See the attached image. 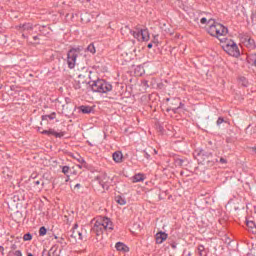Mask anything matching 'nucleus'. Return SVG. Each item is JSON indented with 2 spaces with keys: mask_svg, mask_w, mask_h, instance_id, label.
Wrapping results in <instances>:
<instances>
[{
  "mask_svg": "<svg viewBox=\"0 0 256 256\" xmlns=\"http://www.w3.org/2000/svg\"><path fill=\"white\" fill-rule=\"evenodd\" d=\"M206 31L211 37H216V39H220L221 37H225L229 30L223 24L216 22L215 20H208Z\"/></svg>",
  "mask_w": 256,
  "mask_h": 256,
  "instance_id": "f257e3e1",
  "label": "nucleus"
},
{
  "mask_svg": "<svg viewBox=\"0 0 256 256\" xmlns=\"http://www.w3.org/2000/svg\"><path fill=\"white\" fill-rule=\"evenodd\" d=\"M96 235H103V231H113V222L109 218L98 217L93 226Z\"/></svg>",
  "mask_w": 256,
  "mask_h": 256,
  "instance_id": "f03ea898",
  "label": "nucleus"
},
{
  "mask_svg": "<svg viewBox=\"0 0 256 256\" xmlns=\"http://www.w3.org/2000/svg\"><path fill=\"white\" fill-rule=\"evenodd\" d=\"M74 87L79 91H87V89H91V76L89 73L79 74Z\"/></svg>",
  "mask_w": 256,
  "mask_h": 256,
  "instance_id": "7ed1b4c3",
  "label": "nucleus"
},
{
  "mask_svg": "<svg viewBox=\"0 0 256 256\" xmlns=\"http://www.w3.org/2000/svg\"><path fill=\"white\" fill-rule=\"evenodd\" d=\"M220 41H221V43H223L222 47H223L224 51H226V53H228V55H231V57H239V55H240L239 47L233 40L225 39L223 41V39H220Z\"/></svg>",
  "mask_w": 256,
  "mask_h": 256,
  "instance_id": "20e7f679",
  "label": "nucleus"
},
{
  "mask_svg": "<svg viewBox=\"0 0 256 256\" xmlns=\"http://www.w3.org/2000/svg\"><path fill=\"white\" fill-rule=\"evenodd\" d=\"M81 55V49L73 48L67 54V65L69 69H75V65H77V57Z\"/></svg>",
  "mask_w": 256,
  "mask_h": 256,
  "instance_id": "39448f33",
  "label": "nucleus"
},
{
  "mask_svg": "<svg viewBox=\"0 0 256 256\" xmlns=\"http://www.w3.org/2000/svg\"><path fill=\"white\" fill-rule=\"evenodd\" d=\"M134 39L140 41V43L147 42L150 39L149 30L140 29L132 32Z\"/></svg>",
  "mask_w": 256,
  "mask_h": 256,
  "instance_id": "423d86ee",
  "label": "nucleus"
},
{
  "mask_svg": "<svg viewBox=\"0 0 256 256\" xmlns=\"http://www.w3.org/2000/svg\"><path fill=\"white\" fill-rule=\"evenodd\" d=\"M95 181H98L103 189H109V185L113 183V179H111L105 173H99L97 176L94 177Z\"/></svg>",
  "mask_w": 256,
  "mask_h": 256,
  "instance_id": "0eeeda50",
  "label": "nucleus"
},
{
  "mask_svg": "<svg viewBox=\"0 0 256 256\" xmlns=\"http://www.w3.org/2000/svg\"><path fill=\"white\" fill-rule=\"evenodd\" d=\"M113 89V86L105 80H102L98 93H109Z\"/></svg>",
  "mask_w": 256,
  "mask_h": 256,
  "instance_id": "6e6552de",
  "label": "nucleus"
},
{
  "mask_svg": "<svg viewBox=\"0 0 256 256\" xmlns=\"http://www.w3.org/2000/svg\"><path fill=\"white\" fill-rule=\"evenodd\" d=\"M102 81L103 79L90 81V89H92V91H94L95 93H99V89L101 88Z\"/></svg>",
  "mask_w": 256,
  "mask_h": 256,
  "instance_id": "1a4fd4ad",
  "label": "nucleus"
},
{
  "mask_svg": "<svg viewBox=\"0 0 256 256\" xmlns=\"http://www.w3.org/2000/svg\"><path fill=\"white\" fill-rule=\"evenodd\" d=\"M167 233L165 232H158L156 234V243H158L159 245H161V243H163V241H167Z\"/></svg>",
  "mask_w": 256,
  "mask_h": 256,
  "instance_id": "9d476101",
  "label": "nucleus"
},
{
  "mask_svg": "<svg viewBox=\"0 0 256 256\" xmlns=\"http://www.w3.org/2000/svg\"><path fill=\"white\" fill-rule=\"evenodd\" d=\"M115 247L118 251H120V253H129L128 246L123 244L122 242H117Z\"/></svg>",
  "mask_w": 256,
  "mask_h": 256,
  "instance_id": "9b49d317",
  "label": "nucleus"
},
{
  "mask_svg": "<svg viewBox=\"0 0 256 256\" xmlns=\"http://www.w3.org/2000/svg\"><path fill=\"white\" fill-rule=\"evenodd\" d=\"M131 181L132 183H141V181H145V175L138 173L131 178Z\"/></svg>",
  "mask_w": 256,
  "mask_h": 256,
  "instance_id": "f8f14e48",
  "label": "nucleus"
},
{
  "mask_svg": "<svg viewBox=\"0 0 256 256\" xmlns=\"http://www.w3.org/2000/svg\"><path fill=\"white\" fill-rule=\"evenodd\" d=\"M244 45H246L248 49H255V40L248 38L244 41Z\"/></svg>",
  "mask_w": 256,
  "mask_h": 256,
  "instance_id": "ddd939ff",
  "label": "nucleus"
},
{
  "mask_svg": "<svg viewBox=\"0 0 256 256\" xmlns=\"http://www.w3.org/2000/svg\"><path fill=\"white\" fill-rule=\"evenodd\" d=\"M112 157H113V161H122V159H125L121 151L114 152Z\"/></svg>",
  "mask_w": 256,
  "mask_h": 256,
  "instance_id": "4468645a",
  "label": "nucleus"
},
{
  "mask_svg": "<svg viewBox=\"0 0 256 256\" xmlns=\"http://www.w3.org/2000/svg\"><path fill=\"white\" fill-rule=\"evenodd\" d=\"M115 201L118 203V205H127V200L121 195L116 196Z\"/></svg>",
  "mask_w": 256,
  "mask_h": 256,
  "instance_id": "2eb2a0df",
  "label": "nucleus"
},
{
  "mask_svg": "<svg viewBox=\"0 0 256 256\" xmlns=\"http://www.w3.org/2000/svg\"><path fill=\"white\" fill-rule=\"evenodd\" d=\"M248 63H250V65H254V67H256V54H250L248 56Z\"/></svg>",
  "mask_w": 256,
  "mask_h": 256,
  "instance_id": "dca6fc26",
  "label": "nucleus"
},
{
  "mask_svg": "<svg viewBox=\"0 0 256 256\" xmlns=\"http://www.w3.org/2000/svg\"><path fill=\"white\" fill-rule=\"evenodd\" d=\"M42 133H46L47 135H54V137H63V134L57 133L54 130H45Z\"/></svg>",
  "mask_w": 256,
  "mask_h": 256,
  "instance_id": "f3484780",
  "label": "nucleus"
},
{
  "mask_svg": "<svg viewBox=\"0 0 256 256\" xmlns=\"http://www.w3.org/2000/svg\"><path fill=\"white\" fill-rule=\"evenodd\" d=\"M198 255L199 256H207V251L205 250V246H203V245L198 246Z\"/></svg>",
  "mask_w": 256,
  "mask_h": 256,
  "instance_id": "a211bd4d",
  "label": "nucleus"
},
{
  "mask_svg": "<svg viewBox=\"0 0 256 256\" xmlns=\"http://www.w3.org/2000/svg\"><path fill=\"white\" fill-rule=\"evenodd\" d=\"M80 111L83 112L84 114H89L91 111H93V108L89 106H80Z\"/></svg>",
  "mask_w": 256,
  "mask_h": 256,
  "instance_id": "6ab92c4d",
  "label": "nucleus"
},
{
  "mask_svg": "<svg viewBox=\"0 0 256 256\" xmlns=\"http://www.w3.org/2000/svg\"><path fill=\"white\" fill-rule=\"evenodd\" d=\"M246 225H247V227H249V229H251L252 233H256L255 222L247 221Z\"/></svg>",
  "mask_w": 256,
  "mask_h": 256,
  "instance_id": "aec40b11",
  "label": "nucleus"
},
{
  "mask_svg": "<svg viewBox=\"0 0 256 256\" xmlns=\"http://www.w3.org/2000/svg\"><path fill=\"white\" fill-rule=\"evenodd\" d=\"M72 237H74V239H83V234H81V232L73 230L72 232Z\"/></svg>",
  "mask_w": 256,
  "mask_h": 256,
  "instance_id": "412c9836",
  "label": "nucleus"
},
{
  "mask_svg": "<svg viewBox=\"0 0 256 256\" xmlns=\"http://www.w3.org/2000/svg\"><path fill=\"white\" fill-rule=\"evenodd\" d=\"M20 29H22V31H32L33 25H31V24H24V25L20 26Z\"/></svg>",
  "mask_w": 256,
  "mask_h": 256,
  "instance_id": "4be33fe9",
  "label": "nucleus"
},
{
  "mask_svg": "<svg viewBox=\"0 0 256 256\" xmlns=\"http://www.w3.org/2000/svg\"><path fill=\"white\" fill-rule=\"evenodd\" d=\"M87 51H89V53H92V55H95V53H97V50L95 49V45L93 44L88 45Z\"/></svg>",
  "mask_w": 256,
  "mask_h": 256,
  "instance_id": "5701e85b",
  "label": "nucleus"
},
{
  "mask_svg": "<svg viewBox=\"0 0 256 256\" xmlns=\"http://www.w3.org/2000/svg\"><path fill=\"white\" fill-rule=\"evenodd\" d=\"M55 115H56L55 113H52L50 115H44L42 116V121H47L48 119L52 121L53 119H55Z\"/></svg>",
  "mask_w": 256,
  "mask_h": 256,
  "instance_id": "b1692460",
  "label": "nucleus"
},
{
  "mask_svg": "<svg viewBox=\"0 0 256 256\" xmlns=\"http://www.w3.org/2000/svg\"><path fill=\"white\" fill-rule=\"evenodd\" d=\"M39 235L41 237H45V235H47V228H45L44 226H42L40 229H39Z\"/></svg>",
  "mask_w": 256,
  "mask_h": 256,
  "instance_id": "393cba45",
  "label": "nucleus"
},
{
  "mask_svg": "<svg viewBox=\"0 0 256 256\" xmlns=\"http://www.w3.org/2000/svg\"><path fill=\"white\" fill-rule=\"evenodd\" d=\"M136 231H141V225L134 224L132 227V233H135Z\"/></svg>",
  "mask_w": 256,
  "mask_h": 256,
  "instance_id": "a878e982",
  "label": "nucleus"
},
{
  "mask_svg": "<svg viewBox=\"0 0 256 256\" xmlns=\"http://www.w3.org/2000/svg\"><path fill=\"white\" fill-rule=\"evenodd\" d=\"M23 239L24 241H31V239H33V236H31V234L28 233L23 236Z\"/></svg>",
  "mask_w": 256,
  "mask_h": 256,
  "instance_id": "bb28decb",
  "label": "nucleus"
},
{
  "mask_svg": "<svg viewBox=\"0 0 256 256\" xmlns=\"http://www.w3.org/2000/svg\"><path fill=\"white\" fill-rule=\"evenodd\" d=\"M62 172L64 173V175H67V173H69V167L68 166H64L62 168Z\"/></svg>",
  "mask_w": 256,
  "mask_h": 256,
  "instance_id": "cd10ccee",
  "label": "nucleus"
},
{
  "mask_svg": "<svg viewBox=\"0 0 256 256\" xmlns=\"http://www.w3.org/2000/svg\"><path fill=\"white\" fill-rule=\"evenodd\" d=\"M200 23L202 25H205V24L207 25V23H209V21H207V18H201Z\"/></svg>",
  "mask_w": 256,
  "mask_h": 256,
  "instance_id": "c85d7f7f",
  "label": "nucleus"
},
{
  "mask_svg": "<svg viewBox=\"0 0 256 256\" xmlns=\"http://www.w3.org/2000/svg\"><path fill=\"white\" fill-rule=\"evenodd\" d=\"M14 256H23V253H21L20 250H17L15 252H12Z\"/></svg>",
  "mask_w": 256,
  "mask_h": 256,
  "instance_id": "c756f323",
  "label": "nucleus"
},
{
  "mask_svg": "<svg viewBox=\"0 0 256 256\" xmlns=\"http://www.w3.org/2000/svg\"><path fill=\"white\" fill-rule=\"evenodd\" d=\"M127 31H129V27H124L122 28L121 32H122V35H125V33H127Z\"/></svg>",
  "mask_w": 256,
  "mask_h": 256,
  "instance_id": "7c9ffc66",
  "label": "nucleus"
},
{
  "mask_svg": "<svg viewBox=\"0 0 256 256\" xmlns=\"http://www.w3.org/2000/svg\"><path fill=\"white\" fill-rule=\"evenodd\" d=\"M221 123H223V118H219V119L217 120V125H221Z\"/></svg>",
  "mask_w": 256,
  "mask_h": 256,
  "instance_id": "2f4dec72",
  "label": "nucleus"
},
{
  "mask_svg": "<svg viewBox=\"0 0 256 256\" xmlns=\"http://www.w3.org/2000/svg\"><path fill=\"white\" fill-rule=\"evenodd\" d=\"M241 81H242V85H247V80L245 78H242Z\"/></svg>",
  "mask_w": 256,
  "mask_h": 256,
  "instance_id": "473e14b6",
  "label": "nucleus"
},
{
  "mask_svg": "<svg viewBox=\"0 0 256 256\" xmlns=\"http://www.w3.org/2000/svg\"><path fill=\"white\" fill-rule=\"evenodd\" d=\"M153 48V44H148V49H152Z\"/></svg>",
  "mask_w": 256,
  "mask_h": 256,
  "instance_id": "72a5a7b5",
  "label": "nucleus"
},
{
  "mask_svg": "<svg viewBox=\"0 0 256 256\" xmlns=\"http://www.w3.org/2000/svg\"><path fill=\"white\" fill-rule=\"evenodd\" d=\"M40 183H41V182H40L39 180H37V181L34 182L35 185H40Z\"/></svg>",
  "mask_w": 256,
  "mask_h": 256,
  "instance_id": "f704fd0d",
  "label": "nucleus"
},
{
  "mask_svg": "<svg viewBox=\"0 0 256 256\" xmlns=\"http://www.w3.org/2000/svg\"><path fill=\"white\" fill-rule=\"evenodd\" d=\"M3 251H4L3 246H0V253H3Z\"/></svg>",
  "mask_w": 256,
  "mask_h": 256,
  "instance_id": "c9c22d12",
  "label": "nucleus"
},
{
  "mask_svg": "<svg viewBox=\"0 0 256 256\" xmlns=\"http://www.w3.org/2000/svg\"><path fill=\"white\" fill-rule=\"evenodd\" d=\"M34 41H37V36H34Z\"/></svg>",
  "mask_w": 256,
  "mask_h": 256,
  "instance_id": "e433bc0d",
  "label": "nucleus"
},
{
  "mask_svg": "<svg viewBox=\"0 0 256 256\" xmlns=\"http://www.w3.org/2000/svg\"><path fill=\"white\" fill-rule=\"evenodd\" d=\"M28 256H33V254L29 253Z\"/></svg>",
  "mask_w": 256,
  "mask_h": 256,
  "instance_id": "4c0bfd02",
  "label": "nucleus"
},
{
  "mask_svg": "<svg viewBox=\"0 0 256 256\" xmlns=\"http://www.w3.org/2000/svg\"><path fill=\"white\" fill-rule=\"evenodd\" d=\"M220 161H223V158H221Z\"/></svg>",
  "mask_w": 256,
  "mask_h": 256,
  "instance_id": "58836bf2",
  "label": "nucleus"
}]
</instances>
